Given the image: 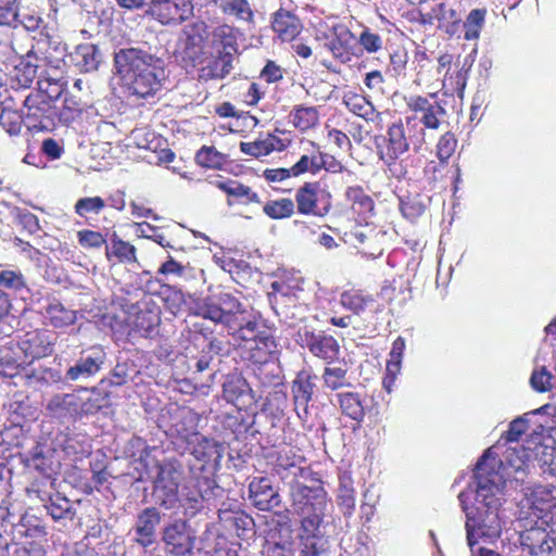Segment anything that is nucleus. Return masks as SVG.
<instances>
[{"instance_id": "obj_3", "label": "nucleus", "mask_w": 556, "mask_h": 556, "mask_svg": "<svg viewBox=\"0 0 556 556\" xmlns=\"http://www.w3.org/2000/svg\"><path fill=\"white\" fill-rule=\"evenodd\" d=\"M383 142L382 146H378L379 159L393 176L401 178L405 176L406 170L402 166L400 169L396 168L397 160L409 150L410 143L415 150L420 149L426 143V132L415 117H405V124L399 119L388 127Z\"/></svg>"}, {"instance_id": "obj_26", "label": "nucleus", "mask_w": 556, "mask_h": 556, "mask_svg": "<svg viewBox=\"0 0 556 556\" xmlns=\"http://www.w3.org/2000/svg\"><path fill=\"white\" fill-rule=\"evenodd\" d=\"M247 380L240 375H228L223 383V396L239 409L248 406L253 397Z\"/></svg>"}, {"instance_id": "obj_55", "label": "nucleus", "mask_w": 556, "mask_h": 556, "mask_svg": "<svg viewBox=\"0 0 556 556\" xmlns=\"http://www.w3.org/2000/svg\"><path fill=\"white\" fill-rule=\"evenodd\" d=\"M486 9H473L467 15L464 22V38L466 40H476L479 38L480 33L485 23Z\"/></svg>"}, {"instance_id": "obj_39", "label": "nucleus", "mask_w": 556, "mask_h": 556, "mask_svg": "<svg viewBox=\"0 0 556 556\" xmlns=\"http://www.w3.org/2000/svg\"><path fill=\"white\" fill-rule=\"evenodd\" d=\"M73 64L84 73L98 68L100 63V53L97 46L92 43L78 45L70 55Z\"/></svg>"}, {"instance_id": "obj_12", "label": "nucleus", "mask_w": 556, "mask_h": 556, "mask_svg": "<svg viewBox=\"0 0 556 556\" xmlns=\"http://www.w3.org/2000/svg\"><path fill=\"white\" fill-rule=\"evenodd\" d=\"M26 108L25 126L29 131H51L55 126L58 109L41 100L40 96L28 94L24 101Z\"/></svg>"}, {"instance_id": "obj_56", "label": "nucleus", "mask_w": 556, "mask_h": 556, "mask_svg": "<svg viewBox=\"0 0 556 556\" xmlns=\"http://www.w3.org/2000/svg\"><path fill=\"white\" fill-rule=\"evenodd\" d=\"M408 280L402 277L394 278L392 280H386L380 290V298L387 302L394 301L399 295H402L401 301L407 300L406 293H409Z\"/></svg>"}, {"instance_id": "obj_24", "label": "nucleus", "mask_w": 556, "mask_h": 556, "mask_svg": "<svg viewBox=\"0 0 556 556\" xmlns=\"http://www.w3.org/2000/svg\"><path fill=\"white\" fill-rule=\"evenodd\" d=\"M263 325L261 318L252 312L239 316V319L230 324L227 329L236 341L243 342V349L247 351L262 332Z\"/></svg>"}, {"instance_id": "obj_45", "label": "nucleus", "mask_w": 556, "mask_h": 556, "mask_svg": "<svg viewBox=\"0 0 556 556\" xmlns=\"http://www.w3.org/2000/svg\"><path fill=\"white\" fill-rule=\"evenodd\" d=\"M45 508L54 521L73 520L76 514L72 502L60 493L50 495Z\"/></svg>"}, {"instance_id": "obj_43", "label": "nucleus", "mask_w": 556, "mask_h": 556, "mask_svg": "<svg viewBox=\"0 0 556 556\" xmlns=\"http://www.w3.org/2000/svg\"><path fill=\"white\" fill-rule=\"evenodd\" d=\"M343 104L354 115L364 118L365 121H374L377 114L371 101L357 92L349 91L343 96Z\"/></svg>"}, {"instance_id": "obj_63", "label": "nucleus", "mask_w": 556, "mask_h": 556, "mask_svg": "<svg viewBox=\"0 0 556 556\" xmlns=\"http://www.w3.org/2000/svg\"><path fill=\"white\" fill-rule=\"evenodd\" d=\"M468 79V70L465 68V65L453 72L450 73L448 71L444 75L443 79V87H448L452 92L457 93L459 97H463L464 90L467 85Z\"/></svg>"}, {"instance_id": "obj_28", "label": "nucleus", "mask_w": 556, "mask_h": 556, "mask_svg": "<svg viewBox=\"0 0 556 556\" xmlns=\"http://www.w3.org/2000/svg\"><path fill=\"white\" fill-rule=\"evenodd\" d=\"M161 521V515L155 507L143 509L135 526V541L142 547L151 546L155 541V528Z\"/></svg>"}, {"instance_id": "obj_22", "label": "nucleus", "mask_w": 556, "mask_h": 556, "mask_svg": "<svg viewBox=\"0 0 556 556\" xmlns=\"http://www.w3.org/2000/svg\"><path fill=\"white\" fill-rule=\"evenodd\" d=\"M326 521L318 522L309 531L301 528V556H330V542L325 535Z\"/></svg>"}, {"instance_id": "obj_60", "label": "nucleus", "mask_w": 556, "mask_h": 556, "mask_svg": "<svg viewBox=\"0 0 556 556\" xmlns=\"http://www.w3.org/2000/svg\"><path fill=\"white\" fill-rule=\"evenodd\" d=\"M25 125V116L15 110L3 109L0 113V127L11 137L18 136Z\"/></svg>"}, {"instance_id": "obj_51", "label": "nucleus", "mask_w": 556, "mask_h": 556, "mask_svg": "<svg viewBox=\"0 0 556 556\" xmlns=\"http://www.w3.org/2000/svg\"><path fill=\"white\" fill-rule=\"evenodd\" d=\"M528 540H535L538 543L534 556H549L556 553V539L549 538L541 529H531L520 533L519 542H528Z\"/></svg>"}, {"instance_id": "obj_11", "label": "nucleus", "mask_w": 556, "mask_h": 556, "mask_svg": "<svg viewBox=\"0 0 556 556\" xmlns=\"http://www.w3.org/2000/svg\"><path fill=\"white\" fill-rule=\"evenodd\" d=\"M296 343L306 348L314 356L332 364L340 356L339 342L323 331H312L307 327L300 328L295 337Z\"/></svg>"}, {"instance_id": "obj_44", "label": "nucleus", "mask_w": 556, "mask_h": 556, "mask_svg": "<svg viewBox=\"0 0 556 556\" xmlns=\"http://www.w3.org/2000/svg\"><path fill=\"white\" fill-rule=\"evenodd\" d=\"M43 315L46 319L49 320L50 325L55 328L67 327L73 325L77 319L76 311L65 307L55 299L45 306Z\"/></svg>"}, {"instance_id": "obj_29", "label": "nucleus", "mask_w": 556, "mask_h": 556, "mask_svg": "<svg viewBox=\"0 0 556 556\" xmlns=\"http://www.w3.org/2000/svg\"><path fill=\"white\" fill-rule=\"evenodd\" d=\"M240 36L239 28L226 23L220 24L212 31V48L216 52L229 53L235 58L239 50L238 39Z\"/></svg>"}, {"instance_id": "obj_40", "label": "nucleus", "mask_w": 556, "mask_h": 556, "mask_svg": "<svg viewBox=\"0 0 556 556\" xmlns=\"http://www.w3.org/2000/svg\"><path fill=\"white\" fill-rule=\"evenodd\" d=\"M342 414L356 422H362L365 417L364 399L357 392H340L336 394Z\"/></svg>"}, {"instance_id": "obj_27", "label": "nucleus", "mask_w": 556, "mask_h": 556, "mask_svg": "<svg viewBox=\"0 0 556 556\" xmlns=\"http://www.w3.org/2000/svg\"><path fill=\"white\" fill-rule=\"evenodd\" d=\"M345 201L350 208L361 220L367 222L376 212L374 199L365 191L361 185L349 186L344 192Z\"/></svg>"}, {"instance_id": "obj_20", "label": "nucleus", "mask_w": 556, "mask_h": 556, "mask_svg": "<svg viewBox=\"0 0 556 556\" xmlns=\"http://www.w3.org/2000/svg\"><path fill=\"white\" fill-rule=\"evenodd\" d=\"M236 254L237 251L231 248L225 249L220 245L219 251L213 254V261L223 270L229 273L237 283L243 285L252 276L253 268L244 260L237 258Z\"/></svg>"}, {"instance_id": "obj_25", "label": "nucleus", "mask_w": 556, "mask_h": 556, "mask_svg": "<svg viewBox=\"0 0 556 556\" xmlns=\"http://www.w3.org/2000/svg\"><path fill=\"white\" fill-rule=\"evenodd\" d=\"M431 204V198L419 191H408L399 197L401 215L409 223H417L426 215Z\"/></svg>"}, {"instance_id": "obj_8", "label": "nucleus", "mask_w": 556, "mask_h": 556, "mask_svg": "<svg viewBox=\"0 0 556 556\" xmlns=\"http://www.w3.org/2000/svg\"><path fill=\"white\" fill-rule=\"evenodd\" d=\"M146 13L163 26H178L193 15L192 0H149Z\"/></svg>"}, {"instance_id": "obj_41", "label": "nucleus", "mask_w": 556, "mask_h": 556, "mask_svg": "<svg viewBox=\"0 0 556 556\" xmlns=\"http://www.w3.org/2000/svg\"><path fill=\"white\" fill-rule=\"evenodd\" d=\"M289 119L295 129L306 132L318 125L319 112L316 106L299 104L292 108Z\"/></svg>"}, {"instance_id": "obj_64", "label": "nucleus", "mask_w": 556, "mask_h": 556, "mask_svg": "<svg viewBox=\"0 0 556 556\" xmlns=\"http://www.w3.org/2000/svg\"><path fill=\"white\" fill-rule=\"evenodd\" d=\"M104 207V200L97 195L79 199L74 208L77 215L87 218L90 214H99Z\"/></svg>"}, {"instance_id": "obj_13", "label": "nucleus", "mask_w": 556, "mask_h": 556, "mask_svg": "<svg viewBox=\"0 0 556 556\" xmlns=\"http://www.w3.org/2000/svg\"><path fill=\"white\" fill-rule=\"evenodd\" d=\"M484 457H488L485 459L486 469L490 471H497L503 475V478H505V475H509V470L515 473L523 472L528 467L530 453L522 445L515 444L514 446L510 445L505 450L502 459H496V457L493 456L491 448L483 454L478 463H481ZM504 480L506 481V479Z\"/></svg>"}, {"instance_id": "obj_54", "label": "nucleus", "mask_w": 556, "mask_h": 556, "mask_svg": "<svg viewBox=\"0 0 556 556\" xmlns=\"http://www.w3.org/2000/svg\"><path fill=\"white\" fill-rule=\"evenodd\" d=\"M432 60L426 49L417 47L413 54L410 70L414 73V81L418 85L424 81L431 72Z\"/></svg>"}, {"instance_id": "obj_1", "label": "nucleus", "mask_w": 556, "mask_h": 556, "mask_svg": "<svg viewBox=\"0 0 556 556\" xmlns=\"http://www.w3.org/2000/svg\"><path fill=\"white\" fill-rule=\"evenodd\" d=\"M477 463L475 481L458 494L465 514L467 544L471 553L479 543L494 544L505 527L502 505L505 502V480L497 471Z\"/></svg>"}, {"instance_id": "obj_19", "label": "nucleus", "mask_w": 556, "mask_h": 556, "mask_svg": "<svg viewBox=\"0 0 556 556\" xmlns=\"http://www.w3.org/2000/svg\"><path fill=\"white\" fill-rule=\"evenodd\" d=\"M270 25L273 31L282 42L295 41L304 28L300 17L293 11L285 8H280L271 14Z\"/></svg>"}, {"instance_id": "obj_42", "label": "nucleus", "mask_w": 556, "mask_h": 556, "mask_svg": "<svg viewBox=\"0 0 556 556\" xmlns=\"http://www.w3.org/2000/svg\"><path fill=\"white\" fill-rule=\"evenodd\" d=\"M277 344L275 338L267 331L262 330L256 340L247 350L249 358L254 363H266L270 355L276 352Z\"/></svg>"}, {"instance_id": "obj_47", "label": "nucleus", "mask_w": 556, "mask_h": 556, "mask_svg": "<svg viewBox=\"0 0 556 556\" xmlns=\"http://www.w3.org/2000/svg\"><path fill=\"white\" fill-rule=\"evenodd\" d=\"M24 377L26 380V384L31 388L52 386L63 381L61 372L56 369L49 367L25 369Z\"/></svg>"}, {"instance_id": "obj_46", "label": "nucleus", "mask_w": 556, "mask_h": 556, "mask_svg": "<svg viewBox=\"0 0 556 556\" xmlns=\"http://www.w3.org/2000/svg\"><path fill=\"white\" fill-rule=\"evenodd\" d=\"M309 143L313 147V151L301 155L299 161L291 166L293 177H299L305 174L316 176L320 173V148L314 141H309Z\"/></svg>"}, {"instance_id": "obj_10", "label": "nucleus", "mask_w": 556, "mask_h": 556, "mask_svg": "<svg viewBox=\"0 0 556 556\" xmlns=\"http://www.w3.org/2000/svg\"><path fill=\"white\" fill-rule=\"evenodd\" d=\"M105 361L106 353L100 344L84 348L80 350L74 365L66 369L64 380H87L101 371Z\"/></svg>"}, {"instance_id": "obj_30", "label": "nucleus", "mask_w": 556, "mask_h": 556, "mask_svg": "<svg viewBox=\"0 0 556 556\" xmlns=\"http://www.w3.org/2000/svg\"><path fill=\"white\" fill-rule=\"evenodd\" d=\"M186 448L200 462L208 464L218 462L223 456V445L213 439L198 434L194 440L186 444Z\"/></svg>"}, {"instance_id": "obj_37", "label": "nucleus", "mask_w": 556, "mask_h": 556, "mask_svg": "<svg viewBox=\"0 0 556 556\" xmlns=\"http://www.w3.org/2000/svg\"><path fill=\"white\" fill-rule=\"evenodd\" d=\"M233 56L229 53L216 52L213 59L200 68V77L212 79H224L233 70Z\"/></svg>"}, {"instance_id": "obj_6", "label": "nucleus", "mask_w": 556, "mask_h": 556, "mask_svg": "<svg viewBox=\"0 0 556 556\" xmlns=\"http://www.w3.org/2000/svg\"><path fill=\"white\" fill-rule=\"evenodd\" d=\"M248 312L239 300L229 292H219L206 296L198 305V315L226 327Z\"/></svg>"}, {"instance_id": "obj_38", "label": "nucleus", "mask_w": 556, "mask_h": 556, "mask_svg": "<svg viewBox=\"0 0 556 556\" xmlns=\"http://www.w3.org/2000/svg\"><path fill=\"white\" fill-rule=\"evenodd\" d=\"M214 185L228 197L233 198L238 203L245 205L250 203H261L260 195L255 191L237 180H216Z\"/></svg>"}, {"instance_id": "obj_16", "label": "nucleus", "mask_w": 556, "mask_h": 556, "mask_svg": "<svg viewBox=\"0 0 556 556\" xmlns=\"http://www.w3.org/2000/svg\"><path fill=\"white\" fill-rule=\"evenodd\" d=\"M55 340L56 338L48 331L34 330L25 333L17 345L24 354L25 361L31 363L35 359L51 355Z\"/></svg>"}, {"instance_id": "obj_59", "label": "nucleus", "mask_w": 556, "mask_h": 556, "mask_svg": "<svg viewBox=\"0 0 556 556\" xmlns=\"http://www.w3.org/2000/svg\"><path fill=\"white\" fill-rule=\"evenodd\" d=\"M438 22H458L457 12L448 8L446 3L441 2L434 5L429 13L420 14V22L422 24H432L433 21Z\"/></svg>"}, {"instance_id": "obj_17", "label": "nucleus", "mask_w": 556, "mask_h": 556, "mask_svg": "<svg viewBox=\"0 0 556 556\" xmlns=\"http://www.w3.org/2000/svg\"><path fill=\"white\" fill-rule=\"evenodd\" d=\"M332 37L325 47L332 58L341 64H349L355 56L354 34L343 25L331 27Z\"/></svg>"}, {"instance_id": "obj_31", "label": "nucleus", "mask_w": 556, "mask_h": 556, "mask_svg": "<svg viewBox=\"0 0 556 556\" xmlns=\"http://www.w3.org/2000/svg\"><path fill=\"white\" fill-rule=\"evenodd\" d=\"M218 518L226 529L233 530L239 538L254 531V519L240 509L219 508Z\"/></svg>"}, {"instance_id": "obj_57", "label": "nucleus", "mask_w": 556, "mask_h": 556, "mask_svg": "<svg viewBox=\"0 0 556 556\" xmlns=\"http://www.w3.org/2000/svg\"><path fill=\"white\" fill-rule=\"evenodd\" d=\"M37 77V66L22 60L14 66L12 72V84L16 88H29Z\"/></svg>"}, {"instance_id": "obj_58", "label": "nucleus", "mask_w": 556, "mask_h": 556, "mask_svg": "<svg viewBox=\"0 0 556 556\" xmlns=\"http://www.w3.org/2000/svg\"><path fill=\"white\" fill-rule=\"evenodd\" d=\"M17 23H21L27 30L35 31L39 29L42 23L41 12L37 7L27 5L20 10L16 8V16L12 27H16Z\"/></svg>"}, {"instance_id": "obj_15", "label": "nucleus", "mask_w": 556, "mask_h": 556, "mask_svg": "<svg viewBox=\"0 0 556 556\" xmlns=\"http://www.w3.org/2000/svg\"><path fill=\"white\" fill-rule=\"evenodd\" d=\"M249 500L262 511H270L281 506V495L273 479L267 476L254 477L249 483Z\"/></svg>"}, {"instance_id": "obj_23", "label": "nucleus", "mask_w": 556, "mask_h": 556, "mask_svg": "<svg viewBox=\"0 0 556 556\" xmlns=\"http://www.w3.org/2000/svg\"><path fill=\"white\" fill-rule=\"evenodd\" d=\"M194 488V492H189L186 495V501L189 503L188 508L192 510V515L202 509L204 502L210 503L219 497L224 491L211 476L197 477Z\"/></svg>"}, {"instance_id": "obj_62", "label": "nucleus", "mask_w": 556, "mask_h": 556, "mask_svg": "<svg viewBox=\"0 0 556 556\" xmlns=\"http://www.w3.org/2000/svg\"><path fill=\"white\" fill-rule=\"evenodd\" d=\"M408 62V51L404 47H397L389 55V70L395 77H405Z\"/></svg>"}, {"instance_id": "obj_36", "label": "nucleus", "mask_w": 556, "mask_h": 556, "mask_svg": "<svg viewBox=\"0 0 556 556\" xmlns=\"http://www.w3.org/2000/svg\"><path fill=\"white\" fill-rule=\"evenodd\" d=\"M355 494L351 473L341 472L337 490V504L345 518H350L355 510Z\"/></svg>"}, {"instance_id": "obj_9", "label": "nucleus", "mask_w": 556, "mask_h": 556, "mask_svg": "<svg viewBox=\"0 0 556 556\" xmlns=\"http://www.w3.org/2000/svg\"><path fill=\"white\" fill-rule=\"evenodd\" d=\"M195 532L182 519L166 525L162 531L165 551L173 556H190L195 544Z\"/></svg>"}, {"instance_id": "obj_53", "label": "nucleus", "mask_w": 556, "mask_h": 556, "mask_svg": "<svg viewBox=\"0 0 556 556\" xmlns=\"http://www.w3.org/2000/svg\"><path fill=\"white\" fill-rule=\"evenodd\" d=\"M340 302L343 307L352 311L356 315H359L364 313L365 309L375 302V300L369 294H363L357 290H349L341 294Z\"/></svg>"}, {"instance_id": "obj_21", "label": "nucleus", "mask_w": 556, "mask_h": 556, "mask_svg": "<svg viewBox=\"0 0 556 556\" xmlns=\"http://www.w3.org/2000/svg\"><path fill=\"white\" fill-rule=\"evenodd\" d=\"M206 28L205 22L197 21L186 25L182 29L185 37L182 52L193 65L203 63V43Z\"/></svg>"}, {"instance_id": "obj_7", "label": "nucleus", "mask_w": 556, "mask_h": 556, "mask_svg": "<svg viewBox=\"0 0 556 556\" xmlns=\"http://www.w3.org/2000/svg\"><path fill=\"white\" fill-rule=\"evenodd\" d=\"M293 202L299 214L324 217L332 207V195L320 181H305L296 189Z\"/></svg>"}, {"instance_id": "obj_49", "label": "nucleus", "mask_w": 556, "mask_h": 556, "mask_svg": "<svg viewBox=\"0 0 556 556\" xmlns=\"http://www.w3.org/2000/svg\"><path fill=\"white\" fill-rule=\"evenodd\" d=\"M194 161L202 168L220 170L226 166L228 157L214 146H202L195 152Z\"/></svg>"}, {"instance_id": "obj_48", "label": "nucleus", "mask_w": 556, "mask_h": 556, "mask_svg": "<svg viewBox=\"0 0 556 556\" xmlns=\"http://www.w3.org/2000/svg\"><path fill=\"white\" fill-rule=\"evenodd\" d=\"M160 323L157 309H140L134 317L132 329L140 336L149 338L156 333Z\"/></svg>"}, {"instance_id": "obj_52", "label": "nucleus", "mask_w": 556, "mask_h": 556, "mask_svg": "<svg viewBox=\"0 0 556 556\" xmlns=\"http://www.w3.org/2000/svg\"><path fill=\"white\" fill-rule=\"evenodd\" d=\"M263 212L271 219H286L294 215L295 205L290 198L269 200L264 204Z\"/></svg>"}, {"instance_id": "obj_32", "label": "nucleus", "mask_w": 556, "mask_h": 556, "mask_svg": "<svg viewBox=\"0 0 556 556\" xmlns=\"http://www.w3.org/2000/svg\"><path fill=\"white\" fill-rule=\"evenodd\" d=\"M27 466L46 477H51L60 468V462L55 458L54 450L43 445H36L27 458Z\"/></svg>"}, {"instance_id": "obj_2", "label": "nucleus", "mask_w": 556, "mask_h": 556, "mask_svg": "<svg viewBox=\"0 0 556 556\" xmlns=\"http://www.w3.org/2000/svg\"><path fill=\"white\" fill-rule=\"evenodd\" d=\"M118 75L139 98L154 96L162 87L164 68L161 60L136 48L121 49L114 55Z\"/></svg>"}, {"instance_id": "obj_61", "label": "nucleus", "mask_w": 556, "mask_h": 556, "mask_svg": "<svg viewBox=\"0 0 556 556\" xmlns=\"http://www.w3.org/2000/svg\"><path fill=\"white\" fill-rule=\"evenodd\" d=\"M405 351V340L402 337H397L393 343L389 353V359L387 362V371L391 380L396 378L401 371L402 358Z\"/></svg>"}, {"instance_id": "obj_5", "label": "nucleus", "mask_w": 556, "mask_h": 556, "mask_svg": "<svg viewBox=\"0 0 556 556\" xmlns=\"http://www.w3.org/2000/svg\"><path fill=\"white\" fill-rule=\"evenodd\" d=\"M156 475L153 478L155 501L166 509L174 508L179 502V485L182 480L184 466L176 458H165L155 463Z\"/></svg>"}, {"instance_id": "obj_35", "label": "nucleus", "mask_w": 556, "mask_h": 556, "mask_svg": "<svg viewBox=\"0 0 556 556\" xmlns=\"http://www.w3.org/2000/svg\"><path fill=\"white\" fill-rule=\"evenodd\" d=\"M225 16L238 22L254 23V11L248 0H210Z\"/></svg>"}, {"instance_id": "obj_34", "label": "nucleus", "mask_w": 556, "mask_h": 556, "mask_svg": "<svg viewBox=\"0 0 556 556\" xmlns=\"http://www.w3.org/2000/svg\"><path fill=\"white\" fill-rule=\"evenodd\" d=\"M78 406L79 395L56 394L48 401L46 409L51 417L65 420L77 416Z\"/></svg>"}, {"instance_id": "obj_33", "label": "nucleus", "mask_w": 556, "mask_h": 556, "mask_svg": "<svg viewBox=\"0 0 556 556\" xmlns=\"http://www.w3.org/2000/svg\"><path fill=\"white\" fill-rule=\"evenodd\" d=\"M197 415L191 409H180L174 417L170 427V435L187 444L200 434L197 431L198 426Z\"/></svg>"}, {"instance_id": "obj_4", "label": "nucleus", "mask_w": 556, "mask_h": 556, "mask_svg": "<svg viewBox=\"0 0 556 556\" xmlns=\"http://www.w3.org/2000/svg\"><path fill=\"white\" fill-rule=\"evenodd\" d=\"M290 511L301 518V528L314 529L318 522L325 521L328 506L327 492L315 482L306 485L300 479H294L289 488Z\"/></svg>"}, {"instance_id": "obj_18", "label": "nucleus", "mask_w": 556, "mask_h": 556, "mask_svg": "<svg viewBox=\"0 0 556 556\" xmlns=\"http://www.w3.org/2000/svg\"><path fill=\"white\" fill-rule=\"evenodd\" d=\"M316 376L309 370H301L292 381L291 392L295 412L300 419H306L308 415V403L312 401L316 384Z\"/></svg>"}, {"instance_id": "obj_14", "label": "nucleus", "mask_w": 556, "mask_h": 556, "mask_svg": "<svg viewBox=\"0 0 556 556\" xmlns=\"http://www.w3.org/2000/svg\"><path fill=\"white\" fill-rule=\"evenodd\" d=\"M406 106L414 113L412 117L416 118L425 132L426 129L438 130L446 115V110L440 102H431L428 97L421 94H412L406 98Z\"/></svg>"}, {"instance_id": "obj_50", "label": "nucleus", "mask_w": 556, "mask_h": 556, "mask_svg": "<svg viewBox=\"0 0 556 556\" xmlns=\"http://www.w3.org/2000/svg\"><path fill=\"white\" fill-rule=\"evenodd\" d=\"M66 83L60 78L42 77L38 80V88L30 96H40L49 104L55 105L65 90Z\"/></svg>"}]
</instances>
